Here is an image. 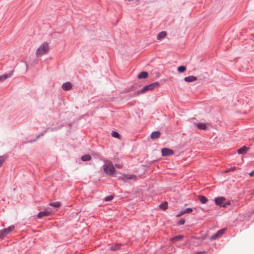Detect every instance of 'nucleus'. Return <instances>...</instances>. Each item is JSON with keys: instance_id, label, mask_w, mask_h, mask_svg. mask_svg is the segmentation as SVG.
<instances>
[{"instance_id": "c756f323", "label": "nucleus", "mask_w": 254, "mask_h": 254, "mask_svg": "<svg viewBox=\"0 0 254 254\" xmlns=\"http://www.w3.org/2000/svg\"><path fill=\"white\" fill-rule=\"evenodd\" d=\"M114 197V195H110L105 197L104 199V201L106 202H110L112 201Z\"/></svg>"}, {"instance_id": "393cba45", "label": "nucleus", "mask_w": 254, "mask_h": 254, "mask_svg": "<svg viewBox=\"0 0 254 254\" xmlns=\"http://www.w3.org/2000/svg\"><path fill=\"white\" fill-rule=\"evenodd\" d=\"M168 202L167 201H164L162 203H161L159 205V207L160 209H162L163 210H165L168 208Z\"/></svg>"}, {"instance_id": "7ed1b4c3", "label": "nucleus", "mask_w": 254, "mask_h": 254, "mask_svg": "<svg viewBox=\"0 0 254 254\" xmlns=\"http://www.w3.org/2000/svg\"><path fill=\"white\" fill-rule=\"evenodd\" d=\"M104 172L108 176H112L116 173V169L112 163L105 164L103 166Z\"/></svg>"}, {"instance_id": "aec40b11", "label": "nucleus", "mask_w": 254, "mask_h": 254, "mask_svg": "<svg viewBox=\"0 0 254 254\" xmlns=\"http://www.w3.org/2000/svg\"><path fill=\"white\" fill-rule=\"evenodd\" d=\"M167 32L165 31L159 32L157 36V39L158 40H161L167 36Z\"/></svg>"}, {"instance_id": "dca6fc26", "label": "nucleus", "mask_w": 254, "mask_h": 254, "mask_svg": "<svg viewBox=\"0 0 254 254\" xmlns=\"http://www.w3.org/2000/svg\"><path fill=\"white\" fill-rule=\"evenodd\" d=\"M249 149H250L249 147H247L246 146H243V147L239 148L237 150V153L239 154H243L246 153Z\"/></svg>"}, {"instance_id": "6e6552de", "label": "nucleus", "mask_w": 254, "mask_h": 254, "mask_svg": "<svg viewBox=\"0 0 254 254\" xmlns=\"http://www.w3.org/2000/svg\"><path fill=\"white\" fill-rule=\"evenodd\" d=\"M174 154V151L170 148L164 147L161 149V155L162 156H169Z\"/></svg>"}, {"instance_id": "0eeeda50", "label": "nucleus", "mask_w": 254, "mask_h": 254, "mask_svg": "<svg viewBox=\"0 0 254 254\" xmlns=\"http://www.w3.org/2000/svg\"><path fill=\"white\" fill-rule=\"evenodd\" d=\"M14 228V226H10L6 228H4L0 230V239H2L6 236L7 234L12 231Z\"/></svg>"}, {"instance_id": "a878e982", "label": "nucleus", "mask_w": 254, "mask_h": 254, "mask_svg": "<svg viewBox=\"0 0 254 254\" xmlns=\"http://www.w3.org/2000/svg\"><path fill=\"white\" fill-rule=\"evenodd\" d=\"M49 205L55 208H59L61 206V203L59 201L50 202Z\"/></svg>"}, {"instance_id": "f8f14e48", "label": "nucleus", "mask_w": 254, "mask_h": 254, "mask_svg": "<svg viewBox=\"0 0 254 254\" xmlns=\"http://www.w3.org/2000/svg\"><path fill=\"white\" fill-rule=\"evenodd\" d=\"M51 212L48 210H44L39 212L37 214L38 218H42L44 217L48 216L50 215Z\"/></svg>"}, {"instance_id": "c9c22d12", "label": "nucleus", "mask_w": 254, "mask_h": 254, "mask_svg": "<svg viewBox=\"0 0 254 254\" xmlns=\"http://www.w3.org/2000/svg\"><path fill=\"white\" fill-rule=\"evenodd\" d=\"M249 175H250V176H251V177H253V176H254V170H253L252 171H251V172L249 173Z\"/></svg>"}, {"instance_id": "5701e85b", "label": "nucleus", "mask_w": 254, "mask_h": 254, "mask_svg": "<svg viewBox=\"0 0 254 254\" xmlns=\"http://www.w3.org/2000/svg\"><path fill=\"white\" fill-rule=\"evenodd\" d=\"M64 126V124H62L57 127L48 128L47 129V130H47V132L48 131V130H50L51 131H56V130H58L61 129Z\"/></svg>"}, {"instance_id": "72a5a7b5", "label": "nucleus", "mask_w": 254, "mask_h": 254, "mask_svg": "<svg viewBox=\"0 0 254 254\" xmlns=\"http://www.w3.org/2000/svg\"><path fill=\"white\" fill-rule=\"evenodd\" d=\"M136 89L135 87L133 85L130 86L127 90L128 92L134 91Z\"/></svg>"}, {"instance_id": "39448f33", "label": "nucleus", "mask_w": 254, "mask_h": 254, "mask_svg": "<svg viewBox=\"0 0 254 254\" xmlns=\"http://www.w3.org/2000/svg\"><path fill=\"white\" fill-rule=\"evenodd\" d=\"M226 230L227 228L225 227L217 231V232L216 233H215L210 237V241H213L221 238Z\"/></svg>"}, {"instance_id": "a211bd4d", "label": "nucleus", "mask_w": 254, "mask_h": 254, "mask_svg": "<svg viewBox=\"0 0 254 254\" xmlns=\"http://www.w3.org/2000/svg\"><path fill=\"white\" fill-rule=\"evenodd\" d=\"M197 80L196 77L193 76V75H190L187 77H185L184 78L185 81L187 82H192Z\"/></svg>"}, {"instance_id": "c85d7f7f", "label": "nucleus", "mask_w": 254, "mask_h": 254, "mask_svg": "<svg viewBox=\"0 0 254 254\" xmlns=\"http://www.w3.org/2000/svg\"><path fill=\"white\" fill-rule=\"evenodd\" d=\"M8 156L7 155H3L0 156V167L2 166L3 163L5 159L7 158Z\"/></svg>"}, {"instance_id": "b1692460", "label": "nucleus", "mask_w": 254, "mask_h": 254, "mask_svg": "<svg viewBox=\"0 0 254 254\" xmlns=\"http://www.w3.org/2000/svg\"><path fill=\"white\" fill-rule=\"evenodd\" d=\"M160 83L158 81L154 82L150 84H148V86H149L150 89L151 91L154 90L155 88L158 87Z\"/></svg>"}, {"instance_id": "f03ea898", "label": "nucleus", "mask_w": 254, "mask_h": 254, "mask_svg": "<svg viewBox=\"0 0 254 254\" xmlns=\"http://www.w3.org/2000/svg\"><path fill=\"white\" fill-rule=\"evenodd\" d=\"M49 51V44L48 42H44L36 50V55L37 57H40L42 55L47 54Z\"/></svg>"}, {"instance_id": "9d476101", "label": "nucleus", "mask_w": 254, "mask_h": 254, "mask_svg": "<svg viewBox=\"0 0 254 254\" xmlns=\"http://www.w3.org/2000/svg\"><path fill=\"white\" fill-rule=\"evenodd\" d=\"M13 70L10 71L8 73H5L0 75V82H2L8 78L11 77L13 75Z\"/></svg>"}, {"instance_id": "f257e3e1", "label": "nucleus", "mask_w": 254, "mask_h": 254, "mask_svg": "<svg viewBox=\"0 0 254 254\" xmlns=\"http://www.w3.org/2000/svg\"><path fill=\"white\" fill-rule=\"evenodd\" d=\"M214 201L217 206L223 208H226L228 205H231L230 201L227 200L226 198L223 196L215 197L214 199Z\"/></svg>"}, {"instance_id": "473e14b6", "label": "nucleus", "mask_w": 254, "mask_h": 254, "mask_svg": "<svg viewBox=\"0 0 254 254\" xmlns=\"http://www.w3.org/2000/svg\"><path fill=\"white\" fill-rule=\"evenodd\" d=\"M185 223V219L183 218H181L179 219L177 222V225L178 226L184 225Z\"/></svg>"}, {"instance_id": "f3484780", "label": "nucleus", "mask_w": 254, "mask_h": 254, "mask_svg": "<svg viewBox=\"0 0 254 254\" xmlns=\"http://www.w3.org/2000/svg\"><path fill=\"white\" fill-rule=\"evenodd\" d=\"M193 239H197V240H199V242H197V241H192V243L195 246H199V245H201V243H202V241L204 240V238L202 239H201L199 237H196L195 236H192L191 238V240H192Z\"/></svg>"}, {"instance_id": "ddd939ff", "label": "nucleus", "mask_w": 254, "mask_h": 254, "mask_svg": "<svg viewBox=\"0 0 254 254\" xmlns=\"http://www.w3.org/2000/svg\"><path fill=\"white\" fill-rule=\"evenodd\" d=\"M62 87L64 91H68L72 87V84L70 82H66L63 84Z\"/></svg>"}, {"instance_id": "e433bc0d", "label": "nucleus", "mask_w": 254, "mask_h": 254, "mask_svg": "<svg viewBox=\"0 0 254 254\" xmlns=\"http://www.w3.org/2000/svg\"><path fill=\"white\" fill-rule=\"evenodd\" d=\"M205 253V251H200L196 252L195 254H203Z\"/></svg>"}, {"instance_id": "9b49d317", "label": "nucleus", "mask_w": 254, "mask_h": 254, "mask_svg": "<svg viewBox=\"0 0 254 254\" xmlns=\"http://www.w3.org/2000/svg\"><path fill=\"white\" fill-rule=\"evenodd\" d=\"M121 246L120 244H112L109 245V249L112 251H117L121 249Z\"/></svg>"}, {"instance_id": "cd10ccee", "label": "nucleus", "mask_w": 254, "mask_h": 254, "mask_svg": "<svg viewBox=\"0 0 254 254\" xmlns=\"http://www.w3.org/2000/svg\"><path fill=\"white\" fill-rule=\"evenodd\" d=\"M111 135L113 137L116 138H120L121 135L120 133L115 130H113L111 133Z\"/></svg>"}, {"instance_id": "bb28decb", "label": "nucleus", "mask_w": 254, "mask_h": 254, "mask_svg": "<svg viewBox=\"0 0 254 254\" xmlns=\"http://www.w3.org/2000/svg\"><path fill=\"white\" fill-rule=\"evenodd\" d=\"M186 66L185 65H180L178 67L177 71L180 73H183L186 70Z\"/></svg>"}, {"instance_id": "2f4dec72", "label": "nucleus", "mask_w": 254, "mask_h": 254, "mask_svg": "<svg viewBox=\"0 0 254 254\" xmlns=\"http://www.w3.org/2000/svg\"><path fill=\"white\" fill-rule=\"evenodd\" d=\"M182 210L184 214L186 213H190L192 211V208L190 207L186 208L184 209H182Z\"/></svg>"}, {"instance_id": "20e7f679", "label": "nucleus", "mask_w": 254, "mask_h": 254, "mask_svg": "<svg viewBox=\"0 0 254 254\" xmlns=\"http://www.w3.org/2000/svg\"><path fill=\"white\" fill-rule=\"evenodd\" d=\"M137 177L134 174H123L122 176L119 177V180H121L124 182H128L130 180H136Z\"/></svg>"}, {"instance_id": "2eb2a0df", "label": "nucleus", "mask_w": 254, "mask_h": 254, "mask_svg": "<svg viewBox=\"0 0 254 254\" xmlns=\"http://www.w3.org/2000/svg\"><path fill=\"white\" fill-rule=\"evenodd\" d=\"M184 237L182 235H178L170 238V241L172 242H174L175 241H181L183 240Z\"/></svg>"}, {"instance_id": "6ab92c4d", "label": "nucleus", "mask_w": 254, "mask_h": 254, "mask_svg": "<svg viewBox=\"0 0 254 254\" xmlns=\"http://www.w3.org/2000/svg\"><path fill=\"white\" fill-rule=\"evenodd\" d=\"M148 76V73L146 71L140 72L137 75L139 79H145Z\"/></svg>"}, {"instance_id": "1a4fd4ad", "label": "nucleus", "mask_w": 254, "mask_h": 254, "mask_svg": "<svg viewBox=\"0 0 254 254\" xmlns=\"http://www.w3.org/2000/svg\"><path fill=\"white\" fill-rule=\"evenodd\" d=\"M193 124L194 127H196L199 130H206L208 129V123L206 124L204 123L198 122L193 123Z\"/></svg>"}, {"instance_id": "4be33fe9", "label": "nucleus", "mask_w": 254, "mask_h": 254, "mask_svg": "<svg viewBox=\"0 0 254 254\" xmlns=\"http://www.w3.org/2000/svg\"><path fill=\"white\" fill-rule=\"evenodd\" d=\"M92 157L89 154H85L81 157V160L83 162L89 161L91 160Z\"/></svg>"}, {"instance_id": "4468645a", "label": "nucleus", "mask_w": 254, "mask_h": 254, "mask_svg": "<svg viewBox=\"0 0 254 254\" xmlns=\"http://www.w3.org/2000/svg\"><path fill=\"white\" fill-rule=\"evenodd\" d=\"M161 135V132L159 130H156V131H153L151 134H150V138L152 139H156L157 138H158L159 137H160Z\"/></svg>"}, {"instance_id": "f704fd0d", "label": "nucleus", "mask_w": 254, "mask_h": 254, "mask_svg": "<svg viewBox=\"0 0 254 254\" xmlns=\"http://www.w3.org/2000/svg\"><path fill=\"white\" fill-rule=\"evenodd\" d=\"M184 214V213L182 209L180 212H178V213H177L176 215V216L178 217H180V216H182Z\"/></svg>"}, {"instance_id": "423d86ee", "label": "nucleus", "mask_w": 254, "mask_h": 254, "mask_svg": "<svg viewBox=\"0 0 254 254\" xmlns=\"http://www.w3.org/2000/svg\"><path fill=\"white\" fill-rule=\"evenodd\" d=\"M149 91H151V90H150V87L148 86V85H145V86H144L141 90H137L135 93H134L130 95V96L131 97H136V96H139L140 94H144L145 92Z\"/></svg>"}, {"instance_id": "412c9836", "label": "nucleus", "mask_w": 254, "mask_h": 254, "mask_svg": "<svg viewBox=\"0 0 254 254\" xmlns=\"http://www.w3.org/2000/svg\"><path fill=\"white\" fill-rule=\"evenodd\" d=\"M198 199L202 204H206L208 201V198L204 195H200L198 196Z\"/></svg>"}, {"instance_id": "7c9ffc66", "label": "nucleus", "mask_w": 254, "mask_h": 254, "mask_svg": "<svg viewBox=\"0 0 254 254\" xmlns=\"http://www.w3.org/2000/svg\"><path fill=\"white\" fill-rule=\"evenodd\" d=\"M46 132H47V130H45L43 133H42V134H39V135H38V136H37V137H36V138L33 139H31V140H29V141H28V142H29V143H33V142H34L36 141L37 140V139H38V138H39L41 136L43 135H44V134L45 133H46Z\"/></svg>"}, {"instance_id": "4c0bfd02", "label": "nucleus", "mask_w": 254, "mask_h": 254, "mask_svg": "<svg viewBox=\"0 0 254 254\" xmlns=\"http://www.w3.org/2000/svg\"><path fill=\"white\" fill-rule=\"evenodd\" d=\"M235 169V167H232V168H230L227 172H228L230 171H234Z\"/></svg>"}]
</instances>
